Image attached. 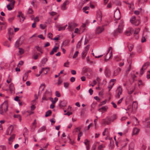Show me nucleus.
I'll use <instances>...</instances> for the list:
<instances>
[{
    "instance_id": "nucleus-1",
    "label": "nucleus",
    "mask_w": 150,
    "mask_h": 150,
    "mask_svg": "<svg viewBox=\"0 0 150 150\" xmlns=\"http://www.w3.org/2000/svg\"><path fill=\"white\" fill-rule=\"evenodd\" d=\"M8 102L7 100L4 101L0 106V113L4 115L8 110Z\"/></svg>"
},
{
    "instance_id": "nucleus-2",
    "label": "nucleus",
    "mask_w": 150,
    "mask_h": 150,
    "mask_svg": "<svg viewBox=\"0 0 150 150\" xmlns=\"http://www.w3.org/2000/svg\"><path fill=\"white\" fill-rule=\"evenodd\" d=\"M123 22L121 21L119 23L117 29L114 31L115 35H117L118 33H121L122 32L123 29Z\"/></svg>"
},
{
    "instance_id": "nucleus-3",
    "label": "nucleus",
    "mask_w": 150,
    "mask_h": 150,
    "mask_svg": "<svg viewBox=\"0 0 150 150\" xmlns=\"http://www.w3.org/2000/svg\"><path fill=\"white\" fill-rule=\"evenodd\" d=\"M130 21L133 25L135 26L138 25L140 23V21L139 19L136 20V18L134 16L131 17Z\"/></svg>"
},
{
    "instance_id": "nucleus-4",
    "label": "nucleus",
    "mask_w": 150,
    "mask_h": 150,
    "mask_svg": "<svg viewBox=\"0 0 150 150\" xmlns=\"http://www.w3.org/2000/svg\"><path fill=\"white\" fill-rule=\"evenodd\" d=\"M112 49V48L111 47H110L109 48L108 50V52L107 53H106V54L105 55V56L104 57V59L106 61H108V60H109L111 57L112 56V50H111V52H110V53L109 54H108V53L109 52V51L111 50Z\"/></svg>"
},
{
    "instance_id": "nucleus-5",
    "label": "nucleus",
    "mask_w": 150,
    "mask_h": 150,
    "mask_svg": "<svg viewBox=\"0 0 150 150\" xmlns=\"http://www.w3.org/2000/svg\"><path fill=\"white\" fill-rule=\"evenodd\" d=\"M111 122L110 118L109 117H107L105 119H103L102 121V124L105 125H108Z\"/></svg>"
},
{
    "instance_id": "nucleus-6",
    "label": "nucleus",
    "mask_w": 150,
    "mask_h": 150,
    "mask_svg": "<svg viewBox=\"0 0 150 150\" xmlns=\"http://www.w3.org/2000/svg\"><path fill=\"white\" fill-rule=\"evenodd\" d=\"M107 25H104L101 27L98 26L96 28L95 30L96 34H99L101 33L104 30V26H106Z\"/></svg>"
},
{
    "instance_id": "nucleus-7",
    "label": "nucleus",
    "mask_w": 150,
    "mask_h": 150,
    "mask_svg": "<svg viewBox=\"0 0 150 150\" xmlns=\"http://www.w3.org/2000/svg\"><path fill=\"white\" fill-rule=\"evenodd\" d=\"M150 64L149 62H147L143 65L142 67L141 68L140 71V74L141 75H142L144 73L143 70H146L150 65Z\"/></svg>"
},
{
    "instance_id": "nucleus-8",
    "label": "nucleus",
    "mask_w": 150,
    "mask_h": 150,
    "mask_svg": "<svg viewBox=\"0 0 150 150\" xmlns=\"http://www.w3.org/2000/svg\"><path fill=\"white\" fill-rule=\"evenodd\" d=\"M122 91V88L120 86H119L117 88L116 90L117 94L115 95V97L116 98H120V96L121 94Z\"/></svg>"
},
{
    "instance_id": "nucleus-9",
    "label": "nucleus",
    "mask_w": 150,
    "mask_h": 150,
    "mask_svg": "<svg viewBox=\"0 0 150 150\" xmlns=\"http://www.w3.org/2000/svg\"><path fill=\"white\" fill-rule=\"evenodd\" d=\"M77 26V25L75 23H71L69 25L68 28L69 31H72Z\"/></svg>"
},
{
    "instance_id": "nucleus-10",
    "label": "nucleus",
    "mask_w": 150,
    "mask_h": 150,
    "mask_svg": "<svg viewBox=\"0 0 150 150\" xmlns=\"http://www.w3.org/2000/svg\"><path fill=\"white\" fill-rule=\"evenodd\" d=\"M8 1H10V3L7 5V8L8 10L9 11H11L12 10V8H9V6L11 4H12V7L13 5H14L15 3V1L14 0H7Z\"/></svg>"
},
{
    "instance_id": "nucleus-11",
    "label": "nucleus",
    "mask_w": 150,
    "mask_h": 150,
    "mask_svg": "<svg viewBox=\"0 0 150 150\" xmlns=\"http://www.w3.org/2000/svg\"><path fill=\"white\" fill-rule=\"evenodd\" d=\"M133 33L134 30L132 28H130L125 31V34L127 36H130Z\"/></svg>"
},
{
    "instance_id": "nucleus-12",
    "label": "nucleus",
    "mask_w": 150,
    "mask_h": 150,
    "mask_svg": "<svg viewBox=\"0 0 150 150\" xmlns=\"http://www.w3.org/2000/svg\"><path fill=\"white\" fill-rule=\"evenodd\" d=\"M69 2L68 0L65 1L61 6V9L63 10H64L67 9L66 5H68Z\"/></svg>"
},
{
    "instance_id": "nucleus-13",
    "label": "nucleus",
    "mask_w": 150,
    "mask_h": 150,
    "mask_svg": "<svg viewBox=\"0 0 150 150\" xmlns=\"http://www.w3.org/2000/svg\"><path fill=\"white\" fill-rule=\"evenodd\" d=\"M102 13L100 11H98L97 13V19L99 22L101 21L102 18Z\"/></svg>"
},
{
    "instance_id": "nucleus-14",
    "label": "nucleus",
    "mask_w": 150,
    "mask_h": 150,
    "mask_svg": "<svg viewBox=\"0 0 150 150\" xmlns=\"http://www.w3.org/2000/svg\"><path fill=\"white\" fill-rule=\"evenodd\" d=\"M13 130V128L11 126H10L8 128L6 132V134L7 135H10Z\"/></svg>"
},
{
    "instance_id": "nucleus-15",
    "label": "nucleus",
    "mask_w": 150,
    "mask_h": 150,
    "mask_svg": "<svg viewBox=\"0 0 150 150\" xmlns=\"http://www.w3.org/2000/svg\"><path fill=\"white\" fill-rule=\"evenodd\" d=\"M120 17V12L119 13H115L114 18L115 21L119 20Z\"/></svg>"
},
{
    "instance_id": "nucleus-16",
    "label": "nucleus",
    "mask_w": 150,
    "mask_h": 150,
    "mask_svg": "<svg viewBox=\"0 0 150 150\" xmlns=\"http://www.w3.org/2000/svg\"><path fill=\"white\" fill-rule=\"evenodd\" d=\"M127 61L129 64V67H128L127 69L126 70L127 72H128L130 71L131 68V58L127 60Z\"/></svg>"
},
{
    "instance_id": "nucleus-17",
    "label": "nucleus",
    "mask_w": 150,
    "mask_h": 150,
    "mask_svg": "<svg viewBox=\"0 0 150 150\" xmlns=\"http://www.w3.org/2000/svg\"><path fill=\"white\" fill-rule=\"evenodd\" d=\"M132 108V112L133 111V109H137V103L136 102H134L133 103Z\"/></svg>"
},
{
    "instance_id": "nucleus-18",
    "label": "nucleus",
    "mask_w": 150,
    "mask_h": 150,
    "mask_svg": "<svg viewBox=\"0 0 150 150\" xmlns=\"http://www.w3.org/2000/svg\"><path fill=\"white\" fill-rule=\"evenodd\" d=\"M88 48L87 50H85L82 53H81L82 57L83 59H84L85 57L86 54L87 53L88 51Z\"/></svg>"
},
{
    "instance_id": "nucleus-19",
    "label": "nucleus",
    "mask_w": 150,
    "mask_h": 150,
    "mask_svg": "<svg viewBox=\"0 0 150 150\" xmlns=\"http://www.w3.org/2000/svg\"><path fill=\"white\" fill-rule=\"evenodd\" d=\"M134 144L133 142H131L129 145V150H134Z\"/></svg>"
},
{
    "instance_id": "nucleus-20",
    "label": "nucleus",
    "mask_w": 150,
    "mask_h": 150,
    "mask_svg": "<svg viewBox=\"0 0 150 150\" xmlns=\"http://www.w3.org/2000/svg\"><path fill=\"white\" fill-rule=\"evenodd\" d=\"M20 39H19L16 42L15 44V46L16 47H18L21 45V44H20Z\"/></svg>"
},
{
    "instance_id": "nucleus-21",
    "label": "nucleus",
    "mask_w": 150,
    "mask_h": 150,
    "mask_svg": "<svg viewBox=\"0 0 150 150\" xmlns=\"http://www.w3.org/2000/svg\"><path fill=\"white\" fill-rule=\"evenodd\" d=\"M46 129V127L45 126H43L40 128L38 131V132L40 133L45 131Z\"/></svg>"
},
{
    "instance_id": "nucleus-22",
    "label": "nucleus",
    "mask_w": 150,
    "mask_h": 150,
    "mask_svg": "<svg viewBox=\"0 0 150 150\" xmlns=\"http://www.w3.org/2000/svg\"><path fill=\"white\" fill-rule=\"evenodd\" d=\"M139 129L137 128H134L133 129V133L134 134H137L139 132Z\"/></svg>"
},
{
    "instance_id": "nucleus-23",
    "label": "nucleus",
    "mask_w": 150,
    "mask_h": 150,
    "mask_svg": "<svg viewBox=\"0 0 150 150\" xmlns=\"http://www.w3.org/2000/svg\"><path fill=\"white\" fill-rule=\"evenodd\" d=\"M15 138V135L13 134L9 138L8 140L9 141V143L10 144H11L10 142H12L13 141V139Z\"/></svg>"
},
{
    "instance_id": "nucleus-24",
    "label": "nucleus",
    "mask_w": 150,
    "mask_h": 150,
    "mask_svg": "<svg viewBox=\"0 0 150 150\" xmlns=\"http://www.w3.org/2000/svg\"><path fill=\"white\" fill-rule=\"evenodd\" d=\"M19 14L18 15L17 17H20V16H21L22 19V22H23L25 19V18L23 17V14L21 12H19Z\"/></svg>"
},
{
    "instance_id": "nucleus-25",
    "label": "nucleus",
    "mask_w": 150,
    "mask_h": 150,
    "mask_svg": "<svg viewBox=\"0 0 150 150\" xmlns=\"http://www.w3.org/2000/svg\"><path fill=\"white\" fill-rule=\"evenodd\" d=\"M52 113V112L51 110H48L47 111L45 115V117H47L50 115Z\"/></svg>"
},
{
    "instance_id": "nucleus-26",
    "label": "nucleus",
    "mask_w": 150,
    "mask_h": 150,
    "mask_svg": "<svg viewBox=\"0 0 150 150\" xmlns=\"http://www.w3.org/2000/svg\"><path fill=\"white\" fill-rule=\"evenodd\" d=\"M28 76V73H25V74L23 77V81H25L27 80Z\"/></svg>"
},
{
    "instance_id": "nucleus-27",
    "label": "nucleus",
    "mask_w": 150,
    "mask_h": 150,
    "mask_svg": "<svg viewBox=\"0 0 150 150\" xmlns=\"http://www.w3.org/2000/svg\"><path fill=\"white\" fill-rule=\"evenodd\" d=\"M47 61V58H44L41 61L42 64L44 65Z\"/></svg>"
},
{
    "instance_id": "nucleus-28",
    "label": "nucleus",
    "mask_w": 150,
    "mask_h": 150,
    "mask_svg": "<svg viewBox=\"0 0 150 150\" xmlns=\"http://www.w3.org/2000/svg\"><path fill=\"white\" fill-rule=\"evenodd\" d=\"M110 120H111V122L113 121L116 119V115H115L114 114L111 117H110Z\"/></svg>"
},
{
    "instance_id": "nucleus-29",
    "label": "nucleus",
    "mask_w": 150,
    "mask_h": 150,
    "mask_svg": "<svg viewBox=\"0 0 150 150\" xmlns=\"http://www.w3.org/2000/svg\"><path fill=\"white\" fill-rule=\"evenodd\" d=\"M144 126L146 127H150V122H145L144 124Z\"/></svg>"
},
{
    "instance_id": "nucleus-30",
    "label": "nucleus",
    "mask_w": 150,
    "mask_h": 150,
    "mask_svg": "<svg viewBox=\"0 0 150 150\" xmlns=\"http://www.w3.org/2000/svg\"><path fill=\"white\" fill-rule=\"evenodd\" d=\"M140 29L139 28H137L135 29L133 33L134 35L137 34L139 32Z\"/></svg>"
},
{
    "instance_id": "nucleus-31",
    "label": "nucleus",
    "mask_w": 150,
    "mask_h": 150,
    "mask_svg": "<svg viewBox=\"0 0 150 150\" xmlns=\"http://www.w3.org/2000/svg\"><path fill=\"white\" fill-rule=\"evenodd\" d=\"M48 94L49 95H51V92L50 89H49L46 90V91L45 92V94Z\"/></svg>"
},
{
    "instance_id": "nucleus-32",
    "label": "nucleus",
    "mask_w": 150,
    "mask_h": 150,
    "mask_svg": "<svg viewBox=\"0 0 150 150\" xmlns=\"http://www.w3.org/2000/svg\"><path fill=\"white\" fill-rule=\"evenodd\" d=\"M18 49L19 50V52L20 54H22L24 53V51L23 49L21 48H19Z\"/></svg>"
},
{
    "instance_id": "nucleus-33",
    "label": "nucleus",
    "mask_w": 150,
    "mask_h": 150,
    "mask_svg": "<svg viewBox=\"0 0 150 150\" xmlns=\"http://www.w3.org/2000/svg\"><path fill=\"white\" fill-rule=\"evenodd\" d=\"M114 83H112L111 84H110V83L109 85L108 86V88L109 89V91H110L111 90V89L112 88V87L113 85H114Z\"/></svg>"
},
{
    "instance_id": "nucleus-34",
    "label": "nucleus",
    "mask_w": 150,
    "mask_h": 150,
    "mask_svg": "<svg viewBox=\"0 0 150 150\" xmlns=\"http://www.w3.org/2000/svg\"><path fill=\"white\" fill-rule=\"evenodd\" d=\"M141 9H139V10L135 11L134 12V13L136 15H138L139 14V13L141 12Z\"/></svg>"
},
{
    "instance_id": "nucleus-35",
    "label": "nucleus",
    "mask_w": 150,
    "mask_h": 150,
    "mask_svg": "<svg viewBox=\"0 0 150 150\" xmlns=\"http://www.w3.org/2000/svg\"><path fill=\"white\" fill-rule=\"evenodd\" d=\"M14 88V86L13 83H11L9 86V88L10 91H12L13 90V88Z\"/></svg>"
},
{
    "instance_id": "nucleus-36",
    "label": "nucleus",
    "mask_w": 150,
    "mask_h": 150,
    "mask_svg": "<svg viewBox=\"0 0 150 150\" xmlns=\"http://www.w3.org/2000/svg\"><path fill=\"white\" fill-rule=\"evenodd\" d=\"M128 47L129 48V51H131L133 47V45L130 44L129 45H128Z\"/></svg>"
},
{
    "instance_id": "nucleus-37",
    "label": "nucleus",
    "mask_w": 150,
    "mask_h": 150,
    "mask_svg": "<svg viewBox=\"0 0 150 150\" xmlns=\"http://www.w3.org/2000/svg\"><path fill=\"white\" fill-rule=\"evenodd\" d=\"M59 48V47L54 46L52 50L54 52H57V50Z\"/></svg>"
},
{
    "instance_id": "nucleus-38",
    "label": "nucleus",
    "mask_w": 150,
    "mask_h": 150,
    "mask_svg": "<svg viewBox=\"0 0 150 150\" xmlns=\"http://www.w3.org/2000/svg\"><path fill=\"white\" fill-rule=\"evenodd\" d=\"M129 7L130 9L132 10L134 8V4L133 3L129 4Z\"/></svg>"
},
{
    "instance_id": "nucleus-39",
    "label": "nucleus",
    "mask_w": 150,
    "mask_h": 150,
    "mask_svg": "<svg viewBox=\"0 0 150 150\" xmlns=\"http://www.w3.org/2000/svg\"><path fill=\"white\" fill-rule=\"evenodd\" d=\"M79 54V52L78 51H76L74 54L73 57V58H76L78 55Z\"/></svg>"
},
{
    "instance_id": "nucleus-40",
    "label": "nucleus",
    "mask_w": 150,
    "mask_h": 150,
    "mask_svg": "<svg viewBox=\"0 0 150 150\" xmlns=\"http://www.w3.org/2000/svg\"><path fill=\"white\" fill-rule=\"evenodd\" d=\"M52 36L53 35L52 33H48V36L49 38H50L51 40H53V39L52 38Z\"/></svg>"
},
{
    "instance_id": "nucleus-41",
    "label": "nucleus",
    "mask_w": 150,
    "mask_h": 150,
    "mask_svg": "<svg viewBox=\"0 0 150 150\" xmlns=\"http://www.w3.org/2000/svg\"><path fill=\"white\" fill-rule=\"evenodd\" d=\"M55 95L57 97H60L61 96L60 93L57 91L55 92Z\"/></svg>"
},
{
    "instance_id": "nucleus-42",
    "label": "nucleus",
    "mask_w": 150,
    "mask_h": 150,
    "mask_svg": "<svg viewBox=\"0 0 150 150\" xmlns=\"http://www.w3.org/2000/svg\"><path fill=\"white\" fill-rule=\"evenodd\" d=\"M48 69V70L49 69V68H47V67H46L45 68H42L41 69V70L39 72V74H40V75L42 72H43V71L45 69Z\"/></svg>"
},
{
    "instance_id": "nucleus-43",
    "label": "nucleus",
    "mask_w": 150,
    "mask_h": 150,
    "mask_svg": "<svg viewBox=\"0 0 150 150\" xmlns=\"http://www.w3.org/2000/svg\"><path fill=\"white\" fill-rule=\"evenodd\" d=\"M37 1L36 0H33L31 4L33 5L34 7L35 6V3H37Z\"/></svg>"
},
{
    "instance_id": "nucleus-44",
    "label": "nucleus",
    "mask_w": 150,
    "mask_h": 150,
    "mask_svg": "<svg viewBox=\"0 0 150 150\" xmlns=\"http://www.w3.org/2000/svg\"><path fill=\"white\" fill-rule=\"evenodd\" d=\"M23 62L22 61H20L19 62V63H18V65H17L18 67H20L19 65H20V66L22 65L23 64Z\"/></svg>"
},
{
    "instance_id": "nucleus-45",
    "label": "nucleus",
    "mask_w": 150,
    "mask_h": 150,
    "mask_svg": "<svg viewBox=\"0 0 150 150\" xmlns=\"http://www.w3.org/2000/svg\"><path fill=\"white\" fill-rule=\"evenodd\" d=\"M104 147V146L102 144L99 145L98 148V150H100L102 149Z\"/></svg>"
},
{
    "instance_id": "nucleus-46",
    "label": "nucleus",
    "mask_w": 150,
    "mask_h": 150,
    "mask_svg": "<svg viewBox=\"0 0 150 150\" xmlns=\"http://www.w3.org/2000/svg\"><path fill=\"white\" fill-rule=\"evenodd\" d=\"M49 13L52 16H54L57 14V13L56 12L53 11L50 12Z\"/></svg>"
},
{
    "instance_id": "nucleus-47",
    "label": "nucleus",
    "mask_w": 150,
    "mask_h": 150,
    "mask_svg": "<svg viewBox=\"0 0 150 150\" xmlns=\"http://www.w3.org/2000/svg\"><path fill=\"white\" fill-rule=\"evenodd\" d=\"M67 43H68L67 42V41H64V42H62V45L63 46H66L67 45Z\"/></svg>"
},
{
    "instance_id": "nucleus-48",
    "label": "nucleus",
    "mask_w": 150,
    "mask_h": 150,
    "mask_svg": "<svg viewBox=\"0 0 150 150\" xmlns=\"http://www.w3.org/2000/svg\"><path fill=\"white\" fill-rule=\"evenodd\" d=\"M89 8L88 6H85L83 8V12H85V11L86 10H89Z\"/></svg>"
},
{
    "instance_id": "nucleus-49",
    "label": "nucleus",
    "mask_w": 150,
    "mask_h": 150,
    "mask_svg": "<svg viewBox=\"0 0 150 150\" xmlns=\"http://www.w3.org/2000/svg\"><path fill=\"white\" fill-rule=\"evenodd\" d=\"M134 89H135V88H134L132 90H130L129 91L128 90V93L129 94H131L132 93H133V92H134Z\"/></svg>"
},
{
    "instance_id": "nucleus-50",
    "label": "nucleus",
    "mask_w": 150,
    "mask_h": 150,
    "mask_svg": "<svg viewBox=\"0 0 150 150\" xmlns=\"http://www.w3.org/2000/svg\"><path fill=\"white\" fill-rule=\"evenodd\" d=\"M33 12V10L31 8H29L28 10V13L29 14H31Z\"/></svg>"
},
{
    "instance_id": "nucleus-51",
    "label": "nucleus",
    "mask_w": 150,
    "mask_h": 150,
    "mask_svg": "<svg viewBox=\"0 0 150 150\" xmlns=\"http://www.w3.org/2000/svg\"><path fill=\"white\" fill-rule=\"evenodd\" d=\"M69 85V83L67 82H64V86L66 88H67Z\"/></svg>"
},
{
    "instance_id": "nucleus-52",
    "label": "nucleus",
    "mask_w": 150,
    "mask_h": 150,
    "mask_svg": "<svg viewBox=\"0 0 150 150\" xmlns=\"http://www.w3.org/2000/svg\"><path fill=\"white\" fill-rule=\"evenodd\" d=\"M38 37L39 38L42 39V40H44L45 39L44 37L42 35H40L38 36Z\"/></svg>"
},
{
    "instance_id": "nucleus-53",
    "label": "nucleus",
    "mask_w": 150,
    "mask_h": 150,
    "mask_svg": "<svg viewBox=\"0 0 150 150\" xmlns=\"http://www.w3.org/2000/svg\"><path fill=\"white\" fill-rule=\"evenodd\" d=\"M39 21V19L38 18V16H37L35 17V18L34 19V22L36 23V22H38Z\"/></svg>"
},
{
    "instance_id": "nucleus-54",
    "label": "nucleus",
    "mask_w": 150,
    "mask_h": 150,
    "mask_svg": "<svg viewBox=\"0 0 150 150\" xmlns=\"http://www.w3.org/2000/svg\"><path fill=\"white\" fill-rule=\"evenodd\" d=\"M64 27H59V29H58V31H60L61 30H64Z\"/></svg>"
},
{
    "instance_id": "nucleus-55",
    "label": "nucleus",
    "mask_w": 150,
    "mask_h": 150,
    "mask_svg": "<svg viewBox=\"0 0 150 150\" xmlns=\"http://www.w3.org/2000/svg\"><path fill=\"white\" fill-rule=\"evenodd\" d=\"M107 109V108L105 106H103L101 108V110H102L104 111H106Z\"/></svg>"
},
{
    "instance_id": "nucleus-56",
    "label": "nucleus",
    "mask_w": 150,
    "mask_h": 150,
    "mask_svg": "<svg viewBox=\"0 0 150 150\" xmlns=\"http://www.w3.org/2000/svg\"><path fill=\"white\" fill-rule=\"evenodd\" d=\"M146 77L148 79L150 78V71H148V73L147 74Z\"/></svg>"
},
{
    "instance_id": "nucleus-57",
    "label": "nucleus",
    "mask_w": 150,
    "mask_h": 150,
    "mask_svg": "<svg viewBox=\"0 0 150 150\" xmlns=\"http://www.w3.org/2000/svg\"><path fill=\"white\" fill-rule=\"evenodd\" d=\"M111 104L113 106L114 108H117V106L116 104L114 103V102H111Z\"/></svg>"
},
{
    "instance_id": "nucleus-58",
    "label": "nucleus",
    "mask_w": 150,
    "mask_h": 150,
    "mask_svg": "<svg viewBox=\"0 0 150 150\" xmlns=\"http://www.w3.org/2000/svg\"><path fill=\"white\" fill-rule=\"evenodd\" d=\"M5 147L4 146L1 145L0 146V150H3L5 149Z\"/></svg>"
},
{
    "instance_id": "nucleus-59",
    "label": "nucleus",
    "mask_w": 150,
    "mask_h": 150,
    "mask_svg": "<svg viewBox=\"0 0 150 150\" xmlns=\"http://www.w3.org/2000/svg\"><path fill=\"white\" fill-rule=\"evenodd\" d=\"M69 62H68V61H67V62H66L64 63V66L65 67H68V66H67L66 65H69Z\"/></svg>"
},
{
    "instance_id": "nucleus-60",
    "label": "nucleus",
    "mask_w": 150,
    "mask_h": 150,
    "mask_svg": "<svg viewBox=\"0 0 150 150\" xmlns=\"http://www.w3.org/2000/svg\"><path fill=\"white\" fill-rule=\"evenodd\" d=\"M75 78L74 77H72L70 79V81L71 82H73L75 81Z\"/></svg>"
},
{
    "instance_id": "nucleus-61",
    "label": "nucleus",
    "mask_w": 150,
    "mask_h": 150,
    "mask_svg": "<svg viewBox=\"0 0 150 150\" xmlns=\"http://www.w3.org/2000/svg\"><path fill=\"white\" fill-rule=\"evenodd\" d=\"M89 92L91 95H92L93 93V91L92 89L91 88L89 90Z\"/></svg>"
},
{
    "instance_id": "nucleus-62",
    "label": "nucleus",
    "mask_w": 150,
    "mask_h": 150,
    "mask_svg": "<svg viewBox=\"0 0 150 150\" xmlns=\"http://www.w3.org/2000/svg\"><path fill=\"white\" fill-rule=\"evenodd\" d=\"M110 147L111 149H112L114 148V146L113 145L111 142L110 143Z\"/></svg>"
},
{
    "instance_id": "nucleus-63",
    "label": "nucleus",
    "mask_w": 150,
    "mask_h": 150,
    "mask_svg": "<svg viewBox=\"0 0 150 150\" xmlns=\"http://www.w3.org/2000/svg\"><path fill=\"white\" fill-rule=\"evenodd\" d=\"M35 47L36 48L37 50L38 51L41 52V48L39 46H36Z\"/></svg>"
},
{
    "instance_id": "nucleus-64",
    "label": "nucleus",
    "mask_w": 150,
    "mask_h": 150,
    "mask_svg": "<svg viewBox=\"0 0 150 150\" xmlns=\"http://www.w3.org/2000/svg\"><path fill=\"white\" fill-rule=\"evenodd\" d=\"M71 74L73 75H75L76 74V71L74 70H72L71 71Z\"/></svg>"
}]
</instances>
